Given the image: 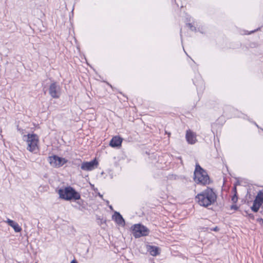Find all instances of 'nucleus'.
<instances>
[{
    "label": "nucleus",
    "instance_id": "18",
    "mask_svg": "<svg viewBox=\"0 0 263 263\" xmlns=\"http://www.w3.org/2000/svg\"><path fill=\"white\" fill-rule=\"evenodd\" d=\"M231 209H234L235 210H237L238 209V207L236 204H234V205H231Z\"/></svg>",
    "mask_w": 263,
    "mask_h": 263
},
{
    "label": "nucleus",
    "instance_id": "16",
    "mask_svg": "<svg viewBox=\"0 0 263 263\" xmlns=\"http://www.w3.org/2000/svg\"><path fill=\"white\" fill-rule=\"evenodd\" d=\"M233 190L234 191V194L232 197V201L233 203H236L237 202L238 200V197L237 195V190L236 186H234L233 189Z\"/></svg>",
    "mask_w": 263,
    "mask_h": 263
},
{
    "label": "nucleus",
    "instance_id": "2",
    "mask_svg": "<svg viewBox=\"0 0 263 263\" xmlns=\"http://www.w3.org/2000/svg\"><path fill=\"white\" fill-rule=\"evenodd\" d=\"M58 193L60 198L66 201L78 200L81 199L80 193L70 186L64 189H60L58 191Z\"/></svg>",
    "mask_w": 263,
    "mask_h": 263
},
{
    "label": "nucleus",
    "instance_id": "19",
    "mask_svg": "<svg viewBox=\"0 0 263 263\" xmlns=\"http://www.w3.org/2000/svg\"><path fill=\"white\" fill-rule=\"evenodd\" d=\"M219 230V229L217 226L214 227V228H213L211 229V231H216V232L218 231Z\"/></svg>",
    "mask_w": 263,
    "mask_h": 263
},
{
    "label": "nucleus",
    "instance_id": "14",
    "mask_svg": "<svg viewBox=\"0 0 263 263\" xmlns=\"http://www.w3.org/2000/svg\"><path fill=\"white\" fill-rule=\"evenodd\" d=\"M256 202H258L260 204H262L263 203V190L259 191L256 197L255 200H254Z\"/></svg>",
    "mask_w": 263,
    "mask_h": 263
},
{
    "label": "nucleus",
    "instance_id": "22",
    "mask_svg": "<svg viewBox=\"0 0 263 263\" xmlns=\"http://www.w3.org/2000/svg\"><path fill=\"white\" fill-rule=\"evenodd\" d=\"M98 195H99V197H100L101 198H103V195H101L100 193H98Z\"/></svg>",
    "mask_w": 263,
    "mask_h": 263
},
{
    "label": "nucleus",
    "instance_id": "23",
    "mask_svg": "<svg viewBox=\"0 0 263 263\" xmlns=\"http://www.w3.org/2000/svg\"><path fill=\"white\" fill-rule=\"evenodd\" d=\"M254 124L258 128H260V127H259V126L257 124V123L256 122H254Z\"/></svg>",
    "mask_w": 263,
    "mask_h": 263
},
{
    "label": "nucleus",
    "instance_id": "6",
    "mask_svg": "<svg viewBox=\"0 0 263 263\" xmlns=\"http://www.w3.org/2000/svg\"><path fill=\"white\" fill-rule=\"evenodd\" d=\"M48 161L50 165L54 167H60L67 162V160L62 157H60L57 155L49 156L48 157Z\"/></svg>",
    "mask_w": 263,
    "mask_h": 263
},
{
    "label": "nucleus",
    "instance_id": "21",
    "mask_svg": "<svg viewBox=\"0 0 263 263\" xmlns=\"http://www.w3.org/2000/svg\"><path fill=\"white\" fill-rule=\"evenodd\" d=\"M180 36L182 39V29H180ZM181 42H182V40L181 39Z\"/></svg>",
    "mask_w": 263,
    "mask_h": 263
},
{
    "label": "nucleus",
    "instance_id": "25",
    "mask_svg": "<svg viewBox=\"0 0 263 263\" xmlns=\"http://www.w3.org/2000/svg\"><path fill=\"white\" fill-rule=\"evenodd\" d=\"M109 208H110V209H112V206H111V205H110V206H109Z\"/></svg>",
    "mask_w": 263,
    "mask_h": 263
},
{
    "label": "nucleus",
    "instance_id": "12",
    "mask_svg": "<svg viewBox=\"0 0 263 263\" xmlns=\"http://www.w3.org/2000/svg\"><path fill=\"white\" fill-rule=\"evenodd\" d=\"M147 250L153 256H156L160 254V249L157 246H147Z\"/></svg>",
    "mask_w": 263,
    "mask_h": 263
},
{
    "label": "nucleus",
    "instance_id": "27",
    "mask_svg": "<svg viewBox=\"0 0 263 263\" xmlns=\"http://www.w3.org/2000/svg\"><path fill=\"white\" fill-rule=\"evenodd\" d=\"M262 131H263V129L262 128H260Z\"/></svg>",
    "mask_w": 263,
    "mask_h": 263
},
{
    "label": "nucleus",
    "instance_id": "8",
    "mask_svg": "<svg viewBox=\"0 0 263 263\" xmlns=\"http://www.w3.org/2000/svg\"><path fill=\"white\" fill-rule=\"evenodd\" d=\"M60 86L57 82L52 83L49 87V93L53 98L58 99L60 96Z\"/></svg>",
    "mask_w": 263,
    "mask_h": 263
},
{
    "label": "nucleus",
    "instance_id": "10",
    "mask_svg": "<svg viewBox=\"0 0 263 263\" xmlns=\"http://www.w3.org/2000/svg\"><path fill=\"white\" fill-rule=\"evenodd\" d=\"M113 219L119 225L124 226L125 221L122 216L117 212H115L114 215L112 216Z\"/></svg>",
    "mask_w": 263,
    "mask_h": 263
},
{
    "label": "nucleus",
    "instance_id": "17",
    "mask_svg": "<svg viewBox=\"0 0 263 263\" xmlns=\"http://www.w3.org/2000/svg\"><path fill=\"white\" fill-rule=\"evenodd\" d=\"M186 25L187 27L193 31H196V27L193 26L191 23H187Z\"/></svg>",
    "mask_w": 263,
    "mask_h": 263
},
{
    "label": "nucleus",
    "instance_id": "9",
    "mask_svg": "<svg viewBox=\"0 0 263 263\" xmlns=\"http://www.w3.org/2000/svg\"><path fill=\"white\" fill-rule=\"evenodd\" d=\"M185 138L188 143L190 144H195L197 141L196 134L191 130L186 131Z\"/></svg>",
    "mask_w": 263,
    "mask_h": 263
},
{
    "label": "nucleus",
    "instance_id": "1",
    "mask_svg": "<svg viewBox=\"0 0 263 263\" xmlns=\"http://www.w3.org/2000/svg\"><path fill=\"white\" fill-rule=\"evenodd\" d=\"M195 199L200 205L208 207L216 201L217 195L213 189L208 187L202 192L198 194Z\"/></svg>",
    "mask_w": 263,
    "mask_h": 263
},
{
    "label": "nucleus",
    "instance_id": "13",
    "mask_svg": "<svg viewBox=\"0 0 263 263\" xmlns=\"http://www.w3.org/2000/svg\"><path fill=\"white\" fill-rule=\"evenodd\" d=\"M6 222L9 226L11 227L14 229L15 232H20L22 231L21 227L17 223L14 221L13 220L8 219L6 221Z\"/></svg>",
    "mask_w": 263,
    "mask_h": 263
},
{
    "label": "nucleus",
    "instance_id": "7",
    "mask_svg": "<svg viewBox=\"0 0 263 263\" xmlns=\"http://www.w3.org/2000/svg\"><path fill=\"white\" fill-rule=\"evenodd\" d=\"M98 164V161L95 158L89 162H83L81 164V170L85 171H91L97 168Z\"/></svg>",
    "mask_w": 263,
    "mask_h": 263
},
{
    "label": "nucleus",
    "instance_id": "3",
    "mask_svg": "<svg viewBox=\"0 0 263 263\" xmlns=\"http://www.w3.org/2000/svg\"><path fill=\"white\" fill-rule=\"evenodd\" d=\"M194 176V180L197 184L206 185L210 183V179L207 172L198 163L196 164Z\"/></svg>",
    "mask_w": 263,
    "mask_h": 263
},
{
    "label": "nucleus",
    "instance_id": "11",
    "mask_svg": "<svg viewBox=\"0 0 263 263\" xmlns=\"http://www.w3.org/2000/svg\"><path fill=\"white\" fill-rule=\"evenodd\" d=\"M122 142V139L119 137H114L110 141L109 145L112 147H116L121 146Z\"/></svg>",
    "mask_w": 263,
    "mask_h": 263
},
{
    "label": "nucleus",
    "instance_id": "26",
    "mask_svg": "<svg viewBox=\"0 0 263 263\" xmlns=\"http://www.w3.org/2000/svg\"><path fill=\"white\" fill-rule=\"evenodd\" d=\"M261 220H262L263 221V219H260Z\"/></svg>",
    "mask_w": 263,
    "mask_h": 263
},
{
    "label": "nucleus",
    "instance_id": "5",
    "mask_svg": "<svg viewBox=\"0 0 263 263\" xmlns=\"http://www.w3.org/2000/svg\"><path fill=\"white\" fill-rule=\"evenodd\" d=\"M131 229L132 234L135 238L147 236L149 233V230L147 227L140 223L134 224Z\"/></svg>",
    "mask_w": 263,
    "mask_h": 263
},
{
    "label": "nucleus",
    "instance_id": "20",
    "mask_svg": "<svg viewBox=\"0 0 263 263\" xmlns=\"http://www.w3.org/2000/svg\"><path fill=\"white\" fill-rule=\"evenodd\" d=\"M70 263H78V261L76 259H73Z\"/></svg>",
    "mask_w": 263,
    "mask_h": 263
},
{
    "label": "nucleus",
    "instance_id": "4",
    "mask_svg": "<svg viewBox=\"0 0 263 263\" xmlns=\"http://www.w3.org/2000/svg\"><path fill=\"white\" fill-rule=\"evenodd\" d=\"M23 140L27 143V149L30 152L36 153L38 150L39 137L35 134L24 135Z\"/></svg>",
    "mask_w": 263,
    "mask_h": 263
},
{
    "label": "nucleus",
    "instance_id": "24",
    "mask_svg": "<svg viewBox=\"0 0 263 263\" xmlns=\"http://www.w3.org/2000/svg\"><path fill=\"white\" fill-rule=\"evenodd\" d=\"M81 202H83V201H78V202H77V203H78L79 204H80V205L81 204Z\"/></svg>",
    "mask_w": 263,
    "mask_h": 263
},
{
    "label": "nucleus",
    "instance_id": "15",
    "mask_svg": "<svg viewBox=\"0 0 263 263\" xmlns=\"http://www.w3.org/2000/svg\"><path fill=\"white\" fill-rule=\"evenodd\" d=\"M261 205L262 204H260L258 202H256L255 201H254L253 205L251 206V210L254 212H257Z\"/></svg>",
    "mask_w": 263,
    "mask_h": 263
}]
</instances>
